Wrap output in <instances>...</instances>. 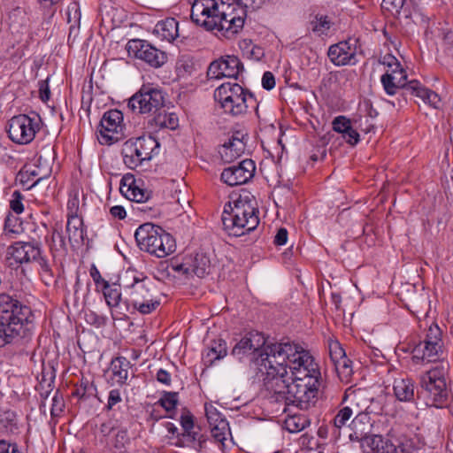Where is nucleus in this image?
Masks as SVG:
<instances>
[{"label": "nucleus", "instance_id": "nucleus-25", "mask_svg": "<svg viewBox=\"0 0 453 453\" xmlns=\"http://www.w3.org/2000/svg\"><path fill=\"white\" fill-rule=\"evenodd\" d=\"M154 32L162 40L173 42L179 36V23L174 18H167L157 23Z\"/></svg>", "mask_w": 453, "mask_h": 453}, {"label": "nucleus", "instance_id": "nucleus-54", "mask_svg": "<svg viewBox=\"0 0 453 453\" xmlns=\"http://www.w3.org/2000/svg\"><path fill=\"white\" fill-rule=\"evenodd\" d=\"M193 64L187 59H180L176 65V72L179 77H185L193 72Z\"/></svg>", "mask_w": 453, "mask_h": 453}, {"label": "nucleus", "instance_id": "nucleus-51", "mask_svg": "<svg viewBox=\"0 0 453 453\" xmlns=\"http://www.w3.org/2000/svg\"><path fill=\"white\" fill-rule=\"evenodd\" d=\"M129 442V437L127 435V432L126 429H119L118 430V433L115 435L114 441H113V447L121 452L125 448L126 445Z\"/></svg>", "mask_w": 453, "mask_h": 453}, {"label": "nucleus", "instance_id": "nucleus-24", "mask_svg": "<svg viewBox=\"0 0 453 453\" xmlns=\"http://www.w3.org/2000/svg\"><path fill=\"white\" fill-rule=\"evenodd\" d=\"M408 88L411 95L419 97L424 103L428 104L434 108H439L441 98L438 94L423 87L418 81H411Z\"/></svg>", "mask_w": 453, "mask_h": 453}, {"label": "nucleus", "instance_id": "nucleus-40", "mask_svg": "<svg viewBox=\"0 0 453 453\" xmlns=\"http://www.w3.org/2000/svg\"><path fill=\"white\" fill-rule=\"evenodd\" d=\"M10 26L13 28L22 27L27 23L26 12L23 8L16 7L9 13Z\"/></svg>", "mask_w": 453, "mask_h": 453}, {"label": "nucleus", "instance_id": "nucleus-22", "mask_svg": "<svg viewBox=\"0 0 453 453\" xmlns=\"http://www.w3.org/2000/svg\"><path fill=\"white\" fill-rule=\"evenodd\" d=\"M442 348L439 345H427L420 342L412 349V359L414 362H434L441 357Z\"/></svg>", "mask_w": 453, "mask_h": 453}, {"label": "nucleus", "instance_id": "nucleus-6", "mask_svg": "<svg viewBox=\"0 0 453 453\" xmlns=\"http://www.w3.org/2000/svg\"><path fill=\"white\" fill-rule=\"evenodd\" d=\"M134 238L142 250L159 258L175 251L173 237L161 226L152 223L141 225L134 233Z\"/></svg>", "mask_w": 453, "mask_h": 453}, {"label": "nucleus", "instance_id": "nucleus-61", "mask_svg": "<svg viewBox=\"0 0 453 453\" xmlns=\"http://www.w3.org/2000/svg\"><path fill=\"white\" fill-rule=\"evenodd\" d=\"M177 403V398H159L157 403H158L168 413H170L175 410Z\"/></svg>", "mask_w": 453, "mask_h": 453}, {"label": "nucleus", "instance_id": "nucleus-2", "mask_svg": "<svg viewBox=\"0 0 453 453\" xmlns=\"http://www.w3.org/2000/svg\"><path fill=\"white\" fill-rule=\"evenodd\" d=\"M194 3L191 19L208 31L216 30V35L234 39L243 28L247 16L246 6L241 0H208Z\"/></svg>", "mask_w": 453, "mask_h": 453}, {"label": "nucleus", "instance_id": "nucleus-1", "mask_svg": "<svg viewBox=\"0 0 453 453\" xmlns=\"http://www.w3.org/2000/svg\"><path fill=\"white\" fill-rule=\"evenodd\" d=\"M264 355L273 357L276 365L290 370L291 380L296 382V393L327 394L319 365L308 350L290 342H274L264 349Z\"/></svg>", "mask_w": 453, "mask_h": 453}, {"label": "nucleus", "instance_id": "nucleus-56", "mask_svg": "<svg viewBox=\"0 0 453 453\" xmlns=\"http://www.w3.org/2000/svg\"><path fill=\"white\" fill-rule=\"evenodd\" d=\"M119 421L116 419H109L106 422H104L100 426V433L104 437H107L113 431L119 429Z\"/></svg>", "mask_w": 453, "mask_h": 453}, {"label": "nucleus", "instance_id": "nucleus-57", "mask_svg": "<svg viewBox=\"0 0 453 453\" xmlns=\"http://www.w3.org/2000/svg\"><path fill=\"white\" fill-rule=\"evenodd\" d=\"M65 398H51L50 413L53 417H58L65 409Z\"/></svg>", "mask_w": 453, "mask_h": 453}, {"label": "nucleus", "instance_id": "nucleus-53", "mask_svg": "<svg viewBox=\"0 0 453 453\" xmlns=\"http://www.w3.org/2000/svg\"><path fill=\"white\" fill-rule=\"evenodd\" d=\"M351 127L350 121L344 116H338L333 121V129L343 134Z\"/></svg>", "mask_w": 453, "mask_h": 453}, {"label": "nucleus", "instance_id": "nucleus-62", "mask_svg": "<svg viewBox=\"0 0 453 453\" xmlns=\"http://www.w3.org/2000/svg\"><path fill=\"white\" fill-rule=\"evenodd\" d=\"M39 93L40 98L42 102H47L50 99V91L48 84V80L39 81Z\"/></svg>", "mask_w": 453, "mask_h": 453}, {"label": "nucleus", "instance_id": "nucleus-64", "mask_svg": "<svg viewBox=\"0 0 453 453\" xmlns=\"http://www.w3.org/2000/svg\"><path fill=\"white\" fill-rule=\"evenodd\" d=\"M443 42L448 52L453 56V32L448 31L444 34Z\"/></svg>", "mask_w": 453, "mask_h": 453}, {"label": "nucleus", "instance_id": "nucleus-28", "mask_svg": "<svg viewBox=\"0 0 453 453\" xmlns=\"http://www.w3.org/2000/svg\"><path fill=\"white\" fill-rule=\"evenodd\" d=\"M179 441L181 442L177 443L178 445L189 446L196 450H201L204 447L207 438L200 432L196 431L195 429H190L188 431L184 430L180 434Z\"/></svg>", "mask_w": 453, "mask_h": 453}, {"label": "nucleus", "instance_id": "nucleus-8", "mask_svg": "<svg viewBox=\"0 0 453 453\" xmlns=\"http://www.w3.org/2000/svg\"><path fill=\"white\" fill-rule=\"evenodd\" d=\"M259 370L265 372V386L269 394L274 396H296L299 393L296 382H288V370L282 365H276L273 357L261 354V363Z\"/></svg>", "mask_w": 453, "mask_h": 453}, {"label": "nucleus", "instance_id": "nucleus-10", "mask_svg": "<svg viewBox=\"0 0 453 453\" xmlns=\"http://www.w3.org/2000/svg\"><path fill=\"white\" fill-rule=\"evenodd\" d=\"M165 104L163 92L150 85H143L128 102V107L141 114H155Z\"/></svg>", "mask_w": 453, "mask_h": 453}, {"label": "nucleus", "instance_id": "nucleus-50", "mask_svg": "<svg viewBox=\"0 0 453 453\" xmlns=\"http://www.w3.org/2000/svg\"><path fill=\"white\" fill-rule=\"evenodd\" d=\"M24 196L19 190H15L12 194V197L10 199V208L17 214L21 213L24 211L23 201Z\"/></svg>", "mask_w": 453, "mask_h": 453}, {"label": "nucleus", "instance_id": "nucleus-42", "mask_svg": "<svg viewBox=\"0 0 453 453\" xmlns=\"http://www.w3.org/2000/svg\"><path fill=\"white\" fill-rule=\"evenodd\" d=\"M7 433L17 434L19 427L16 422V414L13 411H4L2 415V425Z\"/></svg>", "mask_w": 453, "mask_h": 453}, {"label": "nucleus", "instance_id": "nucleus-58", "mask_svg": "<svg viewBox=\"0 0 453 453\" xmlns=\"http://www.w3.org/2000/svg\"><path fill=\"white\" fill-rule=\"evenodd\" d=\"M36 390L39 392L40 396H49L53 390L52 381L42 378L36 387Z\"/></svg>", "mask_w": 453, "mask_h": 453}, {"label": "nucleus", "instance_id": "nucleus-21", "mask_svg": "<svg viewBox=\"0 0 453 453\" xmlns=\"http://www.w3.org/2000/svg\"><path fill=\"white\" fill-rule=\"evenodd\" d=\"M243 137L244 135L242 132H235L228 141L222 145L219 150V154L224 162L231 163L244 153L245 143Z\"/></svg>", "mask_w": 453, "mask_h": 453}, {"label": "nucleus", "instance_id": "nucleus-7", "mask_svg": "<svg viewBox=\"0 0 453 453\" xmlns=\"http://www.w3.org/2000/svg\"><path fill=\"white\" fill-rule=\"evenodd\" d=\"M214 98L224 112L233 117L244 115L249 107H257L253 95L235 82L221 84L215 89Z\"/></svg>", "mask_w": 453, "mask_h": 453}, {"label": "nucleus", "instance_id": "nucleus-46", "mask_svg": "<svg viewBox=\"0 0 453 453\" xmlns=\"http://www.w3.org/2000/svg\"><path fill=\"white\" fill-rule=\"evenodd\" d=\"M351 361L345 357L334 364L336 372L341 380L347 379L352 373Z\"/></svg>", "mask_w": 453, "mask_h": 453}, {"label": "nucleus", "instance_id": "nucleus-52", "mask_svg": "<svg viewBox=\"0 0 453 453\" xmlns=\"http://www.w3.org/2000/svg\"><path fill=\"white\" fill-rule=\"evenodd\" d=\"M46 242L49 243L51 250H59L65 248V240L62 236V234L54 229L50 238L46 239Z\"/></svg>", "mask_w": 453, "mask_h": 453}, {"label": "nucleus", "instance_id": "nucleus-13", "mask_svg": "<svg viewBox=\"0 0 453 453\" xmlns=\"http://www.w3.org/2000/svg\"><path fill=\"white\" fill-rule=\"evenodd\" d=\"M127 50L130 56H134L155 68L162 66L167 60L165 51L142 40H130L127 44Z\"/></svg>", "mask_w": 453, "mask_h": 453}, {"label": "nucleus", "instance_id": "nucleus-33", "mask_svg": "<svg viewBox=\"0 0 453 453\" xmlns=\"http://www.w3.org/2000/svg\"><path fill=\"white\" fill-rule=\"evenodd\" d=\"M354 411L357 412V417L353 420V424L355 425L358 417L361 416L362 413V411L359 410L358 403L356 404L355 410L351 406H345L342 409H341L333 420L334 426L335 428H341L342 426H343L346 424V422L351 418Z\"/></svg>", "mask_w": 453, "mask_h": 453}, {"label": "nucleus", "instance_id": "nucleus-38", "mask_svg": "<svg viewBox=\"0 0 453 453\" xmlns=\"http://www.w3.org/2000/svg\"><path fill=\"white\" fill-rule=\"evenodd\" d=\"M104 296L110 307H117L121 300V292L119 287L110 286L103 288Z\"/></svg>", "mask_w": 453, "mask_h": 453}, {"label": "nucleus", "instance_id": "nucleus-20", "mask_svg": "<svg viewBox=\"0 0 453 453\" xmlns=\"http://www.w3.org/2000/svg\"><path fill=\"white\" fill-rule=\"evenodd\" d=\"M327 56L330 61L337 66L355 65L356 48L352 47L350 41H342L329 47Z\"/></svg>", "mask_w": 453, "mask_h": 453}, {"label": "nucleus", "instance_id": "nucleus-47", "mask_svg": "<svg viewBox=\"0 0 453 453\" xmlns=\"http://www.w3.org/2000/svg\"><path fill=\"white\" fill-rule=\"evenodd\" d=\"M387 73H389L391 76H394V80L397 84L403 86V89L409 93L408 86L410 85V81L407 82V74L406 72L400 66L399 68H392L391 70H387Z\"/></svg>", "mask_w": 453, "mask_h": 453}, {"label": "nucleus", "instance_id": "nucleus-12", "mask_svg": "<svg viewBox=\"0 0 453 453\" xmlns=\"http://www.w3.org/2000/svg\"><path fill=\"white\" fill-rule=\"evenodd\" d=\"M123 114L119 110L106 111L100 121L97 139L101 144H112L123 136Z\"/></svg>", "mask_w": 453, "mask_h": 453}, {"label": "nucleus", "instance_id": "nucleus-48", "mask_svg": "<svg viewBox=\"0 0 453 453\" xmlns=\"http://www.w3.org/2000/svg\"><path fill=\"white\" fill-rule=\"evenodd\" d=\"M204 411L209 425L218 423L219 420H226L217 408L211 403H206L204 404Z\"/></svg>", "mask_w": 453, "mask_h": 453}, {"label": "nucleus", "instance_id": "nucleus-9", "mask_svg": "<svg viewBox=\"0 0 453 453\" xmlns=\"http://www.w3.org/2000/svg\"><path fill=\"white\" fill-rule=\"evenodd\" d=\"M159 142L151 135H142L126 141L122 145L121 154L125 165L135 169L145 161H150L157 154Z\"/></svg>", "mask_w": 453, "mask_h": 453}, {"label": "nucleus", "instance_id": "nucleus-34", "mask_svg": "<svg viewBox=\"0 0 453 453\" xmlns=\"http://www.w3.org/2000/svg\"><path fill=\"white\" fill-rule=\"evenodd\" d=\"M393 390L395 396H414V385L410 379H395Z\"/></svg>", "mask_w": 453, "mask_h": 453}, {"label": "nucleus", "instance_id": "nucleus-11", "mask_svg": "<svg viewBox=\"0 0 453 453\" xmlns=\"http://www.w3.org/2000/svg\"><path fill=\"white\" fill-rule=\"evenodd\" d=\"M40 129L39 117L31 118L25 114L12 117L8 123L7 134L9 138L19 144L31 142L36 132Z\"/></svg>", "mask_w": 453, "mask_h": 453}, {"label": "nucleus", "instance_id": "nucleus-49", "mask_svg": "<svg viewBox=\"0 0 453 453\" xmlns=\"http://www.w3.org/2000/svg\"><path fill=\"white\" fill-rule=\"evenodd\" d=\"M329 355L334 364L347 357L344 349L338 342L329 343Z\"/></svg>", "mask_w": 453, "mask_h": 453}, {"label": "nucleus", "instance_id": "nucleus-60", "mask_svg": "<svg viewBox=\"0 0 453 453\" xmlns=\"http://www.w3.org/2000/svg\"><path fill=\"white\" fill-rule=\"evenodd\" d=\"M343 139L350 145L354 146L359 142V134L350 127L346 133L342 134Z\"/></svg>", "mask_w": 453, "mask_h": 453}, {"label": "nucleus", "instance_id": "nucleus-4", "mask_svg": "<svg viewBox=\"0 0 453 453\" xmlns=\"http://www.w3.org/2000/svg\"><path fill=\"white\" fill-rule=\"evenodd\" d=\"M258 210L250 196L240 195L235 201L224 207L221 220L224 230L233 236H242L257 228L259 224Z\"/></svg>", "mask_w": 453, "mask_h": 453}, {"label": "nucleus", "instance_id": "nucleus-63", "mask_svg": "<svg viewBox=\"0 0 453 453\" xmlns=\"http://www.w3.org/2000/svg\"><path fill=\"white\" fill-rule=\"evenodd\" d=\"M262 86L265 89L270 90L275 86V78L271 72H265L262 77Z\"/></svg>", "mask_w": 453, "mask_h": 453}, {"label": "nucleus", "instance_id": "nucleus-19", "mask_svg": "<svg viewBox=\"0 0 453 453\" xmlns=\"http://www.w3.org/2000/svg\"><path fill=\"white\" fill-rule=\"evenodd\" d=\"M265 343L264 337L258 333H249L242 337L233 348L232 355L241 357L250 351H259L257 365L261 363V354H263L265 347L270 345Z\"/></svg>", "mask_w": 453, "mask_h": 453}, {"label": "nucleus", "instance_id": "nucleus-36", "mask_svg": "<svg viewBox=\"0 0 453 453\" xmlns=\"http://www.w3.org/2000/svg\"><path fill=\"white\" fill-rule=\"evenodd\" d=\"M284 400L283 412H292L291 408H296L298 410L306 411L315 404L310 398H281Z\"/></svg>", "mask_w": 453, "mask_h": 453}, {"label": "nucleus", "instance_id": "nucleus-31", "mask_svg": "<svg viewBox=\"0 0 453 453\" xmlns=\"http://www.w3.org/2000/svg\"><path fill=\"white\" fill-rule=\"evenodd\" d=\"M213 439L225 448V442L228 437H231V431L227 420H219L218 423L209 425Z\"/></svg>", "mask_w": 453, "mask_h": 453}, {"label": "nucleus", "instance_id": "nucleus-15", "mask_svg": "<svg viewBox=\"0 0 453 453\" xmlns=\"http://www.w3.org/2000/svg\"><path fill=\"white\" fill-rule=\"evenodd\" d=\"M243 70V65L237 57L227 55L211 62L208 67L207 75L210 79L223 77L237 79Z\"/></svg>", "mask_w": 453, "mask_h": 453}, {"label": "nucleus", "instance_id": "nucleus-59", "mask_svg": "<svg viewBox=\"0 0 453 453\" xmlns=\"http://www.w3.org/2000/svg\"><path fill=\"white\" fill-rule=\"evenodd\" d=\"M90 276L96 283V287H101L102 288L109 287L108 281L102 278L100 272L94 265L90 268Z\"/></svg>", "mask_w": 453, "mask_h": 453}, {"label": "nucleus", "instance_id": "nucleus-23", "mask_svg": "<svg viewBox=\"0 0 453 453\" xmlns=\"http://www.w3.org/2000/svg\"><path fill=\"white\" fill-rule=\"evenodd\" d=\"M50 172V169H49L45 171V173H41L40 169L36 170L25 166V168L18 173L16 180H18L23 187H26L27 189H31L43 180L47 179Z\"/></svg>", "mask_w": 453, "mask_h": 453}, {"label": "nucleus", "instance_id": "nucleus-39", "mask_svg": "<svg viewBox=\"0 0 453 453\" xmlns=\"http://www.w3.org/2000/svg\"><path fill=\"white\" fill-rule=\"evenodd\" d=\"M127 197L137 203H143L150 197V193L142 188H140L134 183L129 185L127 190Z\"/></svg>", "mask_w": 453, "mask_h": 453}, {"label": "nucleus", "instance_id": "nucleus-18", "mask_svg": "<svg viewBox=\"0 0 453 453\" xmlns=\"http://www.w3.org/2000/svg\"><path fill=\"white\" fill-rule=\"evenodd\" d=\"M364 453H405L403 442L392 441L381 435H368L360 439Z\"/></svg>", "mask_w": 453, "mask_h": 453}, {"label": "nucleus", "instance_id": "nucleus-17", "mask_svg": "<svg viewBox=\"0 0 453 453\" xmlns=\"http://www.w3.org/2000/svg\"><path fill=\"white\" fill-rule=\"evenodd\" d=\"M255 163L251 159H244L238 165L225 168L221 180L228 186H238L247 183L254 176Z\"/></svg>", "mask_w": 453, "mask_h": 453}, {"label": "nucleus", "instance_id": "nucleus-37", "mask_svg": "<svg viewBox=\"0 0 453 453\" xmlns=\"http://www.w3.org/2000/svg\"><path fill=\"white\" fill-rule=\"evenodd\" d=\"M227 353L226 342L223 339H218L211 342V345L208 350L207 357H211L209 360L212 363L215 360L223 358Z\"/></svg>", "mask_w": 453, "mask_h": 453}, {"label": "nucleus", "instance_id": "nucleus-32", "mask_svg": "<svg viewBox=\"0 0 453 453\" xmlns=\"http://www.w3.org/2000/svg\"><path fill=\"white\" fill-rule=\"evenodd\" d=\"M111 367L118 382L123 383L127 379L130 362L126 357H116L111 361Z\"/></svg>", "mask_w": 453, "mask_h": 453}, {"label": "nucleus", "instance_id": "nucleus-30", "mask_svg": "<svg viewBox=\"0 0 453 453\" xmlns=\"http://www.w3.org/2000/svg\"><path fill=\"white\" fill-rule=\"evenodd\" d=\"M310 425V419L303 416L298 415L296 412L288 414L284 421V427L289 433H299Z\"/></svg>", "mask_w": 453, "mask_h": 453}, {"label": "nucleus", "instance_id": "nucleus-14", "mask_svg": "<svg viewBox=\"0 0 453 453\" xmlns=\"http://www.w3.org/2000/svg\"><path fill=\"white\" fill-rule=\"evenodd\" d=\"M447 368L437 365L420 376V387L432 396H448Z\"/></svg>", "mask_w": 453, "mask_h": 453}, {"label": "nucleus", "instance_id": "nucleus-27", "mask_svg": "<svg viewBox=\"0 0 453 453\" xmlns=\"http://www.w3.org/2000/svg\"><path fill=\"white\" fill-rule=\"evenodd\" d=\"M149 125L154 130L157 128L175 129L178 126V118L174 113L166 112L163 106L161 110L157 111L154 117L149 120Z\"/></svg>", "mask_w": 453, "mask_h": 453}, {"label": "nucleus", "instance_id": "nucleus-55", "mask_svg": "<svg viewBox=\"0 0 453 453\" xmlns=\"http://www.w3.org/2000/svg\"><path fill=\"white\" fill-rule=\"evenodd\" d=\"M180 426L182 430H190L195 429L194 418L191 412L186 409H183L182 413L180 415Z\"/></svg>", "mask_w": 453, "mask_h": 453}, {"label": "nucleus", "instance_id": "nucleus-29", "mask_svg": "<svg viewBox=\"0 0 453 453\" xmlns=\"http://www.w3.org/2000/svg\"><path fill=\"white\" fill-rule=\"evenodd\" d=\"M189 262L192 274L203 278L210 273L211 261L205 254L197 253L193 257L189 258Z\"/></svg>", "mask_w": 453, "mask_h": 453}, {"label": "nucleus", "instance_id": "nucleus-5", "mask_svg": "<svg viewBox=\"0 0 453 453\" xmlns=\"http://www.w3.org/2000/svg\"><path fill=\"white\" fill-rule=\"evenodd\" d=\"M27 311L28 308L18 299L2 294V348L12 345L15 353L22 351Z\"/></svg>", "mask_w": 453, "mask_h": 453}, {"label": "nucleus", "instance_id": "nucleus-44", "mask_svg": "<svg viewBox=\"0 0 453 453\" xmlns=\"http://www.w3.org/2000/svg\"><path fill=\"white\" fill-rule=\"evenodd\" d=\"M311 26L313 32L324 34L330 28V21L327 16L316 15L312 20H311Z\"/></svg>", "mask_w": 453, "mask_h": 453}, {"label": "nucleus", "instance_id": "nucleus-3", "mask_svg": "<svg viewBox=\"0 0 453 453\" xmlns=\"http://www.w3.org/2000/svg\"><path fill=\"white\" fill-rule=\"evenodd\" d=\"M126 303L141 314H150L160 304L152 281L143 273L134 269H128L120 278Z\"/></svg>", "mask_w": 453, "mask_h": 453}, {"label": "nucleus", "instance_id": "nucleus-41", "mask_svg": "<svg viewBox=\"0 0 453 453\" xmlns=\"http://www.w3.org/2000/svg\"><path fill=\"white\" fill-rule=\"evenodd\" d=\"M73 396H96L97 389L92 381L82 379L81 385L75 392L72 394Z\"/></svg>", "mask_w": 453, "mask_h": 453}, {"label": "nucleus", "instance_id": "nucleus-43", "mask_svg": "<svg viewBox=\"0 0 453 453\" xmlns=\"http://www.w3.org/2000/svg\"><path fill=\"white\" fill-rule=\"evenodd\" d=\"M427 345H439L442 348L441 331L437 325L431 326L428 328L426 339L423 341Z\"/></svg>", "mask_w": 453, "mask_h": 453}, {"label": "nucleus", "instance_id": "nucleus-16", "mask_svg": "<svg viewBox=\"0 0 453 453\" xmlns=\"http://www.w3.org/2000/svg\"><path fill=\"white\" fill-rule=\"evenodd\" d=\"M40 256L39 247L30 242H15L7 249L5 262L9 267H18L23 263L37 260Z\"/></svg>", "mask_w": 453, "mask_h": 453}, {"label": "nucleus", "instance_id": "nucleus-26", "mask_svg": "<svg viewBox=\"0 0 453 453\" xmlns=\"http://www.w3.org/2000/svg\"><path fill=\"white\" fill-rule=\"evenodd\" d=\"M66 232L71 243H82L85 236L82 219L76 214L69 215L66 224Z\"/></svg>", "mask_w": 453, "mask_h": 453}, {"label": "nucleus", "instance_id": "nucleus-35", "mask_svg": "<svg viewBox=\"0 0 453 453\" xmlns=\"http://www.w3.org/2000/svg\"><path fill=\"white\" fill-rule=\"evenodd\" d=\"M23 233L22 223L16 217L7 216L4 221V234L5 237L16 238Z\"/></svg>", "mask_w": 453, "mask_h": 453}, {"label": "nucleus", "instance_id": "nucleus-45", "mask_svg": "<svg viewBox=\"0 0 453 453\" xmlns=\"http://www.w3.org/2000/svg\"><path fill=\"white\" fill-rule=\"evenodd\" d=\"M380 81L386 93L390 96L395 95L399 88H403L402 85L397 84L395 81L394 76H391L389 73H385L381 76Z\"/></svg>", "mask_w": 453, "mask_h": 453}]
</instances>
